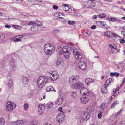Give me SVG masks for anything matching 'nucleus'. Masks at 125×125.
Wrapping results in <instances>:
<instances>
[{
  "label": "nucleus",
  "instance_id": "39448f33",
  "mask_svg": "<svg viewBox=\"0 0 125 125\" xmlns=\"http://www.w3.org/2000/svg\"><path fill=\"white\" fill-rule=\"evenodd\" d=\"M64 113L63 112H62V114L59 113L56 115V119L57 122L61 123L64 121V117L63 115Z\"/></svg>",
  "mask_w": 125,
  "mask_h": 125
},
{
  "label": "nucleus",
  "instance_id": "774afa93",
  "mask_svg": "<svg viewBox=\"0 0 125 125\" xmlns=\"http://www.w3.org/2000/svg\"><path fill=\"white\" fill-rule=\"evenodd\" d=\"M5 27H6L8 28H10L11 27V26L10 25H8V24L5 25Z\"/></svg>",
  "mask_w": 125,
  "mask_h": 125
},
{
  "label": "nucleus",
  "instance_id": "423d86ee",
  "mask_svg": "<svg viewBox=\"0 0 125 125\" xmlns=\"http://www.w3.org/2000/svg\"><path fill=\"white\" fill-rule=\"evenodd\" d=\"M9 66L10 70L11 71H13L16 70L17 66L16 63L12 59L10 61Z\"/></svg>",
  "mask_w": 125,
  "mask_h": 125
},
{
  "label": "nucleus",
  "instance_id": "8fccbe9b",
  "mask_svg": "<svg viewBox=\"0 0 125 125\" xmlns=\"http://www.w3.org/2000/svg\"><path fill=\"white\" fill-rule=\"evenodd\" d=\"M116 20L118 21H120L119 19L116 20L115 18H111L109 19V20L111 21H115Z\"/></svg>",
  "mask_w": 125,
  "mask_h": 125
},
{
  "label": "nucleus",
  "instance_id": "6e6552de",
  "mask_svg": "<svg viewBox=\"0 0 125 125\" xmlns=\"http://www.w3.org/2000/svg\"><path fill=\"white\" fill-rule=\"evenodd\" d=\"M49 73L52 75L53 78L51 77L50 78V80L53 81L57 79L58 77V75L57 72L56 71H52V72H49Z\"/></svg>",
  "mask_w": 125,
  "mask_h": 125
},
{
  "label": "nucleus",
  "instance_id": "f257e3e1",
  "mask_svg": "<svg viewBox=\"0 0 125 125\" xmlns=\"http://www.w3.org/2000/svg\"><path fill=\"white\" fill-rule=\"evenodd\" d=\"M69 84L73 88L75 89L80 88L83 85V84L79 83L78 80L76 79L75 76H73L69 78Z\"/></svg>",
  "mask_w": 125,
  "mask_h": 125
},
{
  "label": "nucleus",
  "instance_id": "a18cd8bd",
  "mask_svg": "<svg viewBox=\"0 0 125 125\" xmlns=\"http://www.w3.org/2000/svg\"><path fill=\"white\" fill-rule=\"evenodd\" d=\"M68 24L69 25H74L75 24V21H69L68 22Z\"/></svg>",
  "mask_w": 125,
  "mask_h": 125
},
{
  "label": "nucleus",
  "instance_id": "c85d7f7f",
  "mask_svg": "<svg viewBox=\"0 0 125 125\" xmlns=\"http://www.w3.org/2000/svg\"><path fill=\"white\" fill-rule=\"evenodd\" d=\"M23 107L25 111H27L28 109L29 106L27 103H26L24 104Z\"/></svg>",
  "mask_w": 125,
  "mask_h": 125
},
{
  "label": "nucleus",
  "instance_id": "0e129e2a",
  "mask_svg": "<svg viewBox=\"0 0 125 125\" xmlns=\"http://www.w3.org/2000/svg\"><path fill=\"white\" fill-rule=\"evenodd\" d=\"M13 26L14 28H15L16 29H18L19 27H20V26H18V25H13Z\"/></svg>",
  "mask_w": 125,
  "mask_h": 125
},
{
  "label": "nucleus",
  "instance_id": "864d4df0",
  "mask_svg": "<svg viewBox=\"0 0 125 125\" xmlns=\"http://www.w3.org/2000/svg\"><path fill=\"white\" fill-rule=\"evenodd\" d=\"M102 21H98L96 22L97 25L98 26H100L101 25Z\"/></svg>",
  "mask_w": 125,
  "mask_h": 125
},
{
  "label": "nucleus",
  "instance_id": "ddd939ff",
  "mask_svg": "<svg viewBox=\"0 0 125 125\" xmlns=\"http://www.w3.org/2000/svg\"><path fill=\"white\" fill-rule=\"evenodd\" d=\"M27 122V120H20L13 122V124L14 125H23L26 124Z\"/></svg>",
  "mask_w": 125,
  "mask_h": 125
},
{
  "label": "nucleus",
  "instance_id": "4be33fe9",
  "mask_svg": "<svg viewBox=\"0 0 125 125\" xmlns=\"http://www.w3.org/2000/svg\"><path fill=\"white\" fill-rule=\"evenodd\" d=\"M107 87L104 85V86L101 89L102 92L104 94H105L107 92Z\"/></svg>",
  "mask_w": 125,
  "mask_h": 125
},
{
  "label": "nucleus",
  "instance_id": "cd10ccee",
  "mask_svg": "<svg viewBox=\"0 0 125 125\" xmlns=\"http://www.w3.org/2000/svg\"><path fill=\"white\" fill-rule=\"evenodd\" d=\"M36 23H37V24L36 25L37 26H42L43 25V22L42 21H39L38 22L37 21H38V20L36 19Z\"/></svg>",
  "mask_w": 125,
  "mask_h": 125
},
{
  "label": "nucleus",
  "instance_id": "f704fd0d",
  "mask_svg": "<svg viewBox=\"0 0 125 125\" xmlns=\"http://www.w3.org/2000/svg\"><path fill=\"white\" fill-rule=\"evenodd\" d=\"M30 122L31 124L32 125H36L37 124V121L34 120H31L30 121Z\"/></svg>",
  "mask_w": 125,
  "mask_h": 125
},
{
  "label": "nucleus",
  "instance_id": "473e14b6",
  "mask_svg": "<svg viewBox=\"0 0 125 125\" xmlns=\"http://www.w3.org/2000/svg\"><path fill=\"white\" fill-rule=\"evenodd\" d=\"M116 89L115 90V89H113V93L114 94V95H116L118 93L119 91L118 90V89H119V88H118Z\"/></svg>",
  "mask_w": 125,
  "mask_h": 125
},
{
  "label": "nucleus",
  "instance_id": "393cba45",
  "mask_svg": "<svg viewBox=\"0 0 125 125\" xmlns=\"http://www.w3.org/2000/svg\"><path fill=\"white\" fill-rule=\"evenodd\" d=\"M62 5L65 7L63 8V10L65 11H67L69 10V8L68 7V5H66L64 4H63Z\"/></svg>",
  "mask_w": 125,
  "mask_h": 125
},
{
  "label": "nucleus",
  "instance_id": "dca6fc26",
  "mask_svg": "<svg viewBox=\"0 0 125 125\" xmlns=\"http://www.w3.org/2000/svg\"><path fill=\"white\" fill-rule=\"evenodd\" d=\"M29 80L28 78L26 77H24L22 79V82L24 85H26L28 84Z\"/></svg>",
  "mask_w": 125,
  "mask_h": 125
},
{
  "label": "nucleus",
  "instance_id": "603ef678",
  "mask_svg": "<svg viewBox=\"0 0 125 125\" xmlns=\"http://www.w3.org/2000/svg\"><path fill=\"white\" fill-rule=\"evenodd\" d=\"M90 33H91V32H90V31H86L85 32V33H86L85 35H86V36H89L90 35Z\"/></svg>",
  "mask_w": 125,
  "mask_h": 125
},
{
  "label": "nucleus",
  "instance_id": "f8f14e48",
  "mask_svg": "<svg viewBox=\"0 0 125 125\" xmlns=\"http://www.w3.org/2000/svg\"><path fill=\"white\" fill-rule=\"evenodd\" d=\"M45 106L42 104H40L38 108V113L40 115L43 113V111L44 110Z\"/></svg>",
  "mask_w": 125,
  "mask_h": 125
},
{
  "label": "nucleus",
  "instance_id": "72a5a7b5",
  "mask_svg": "<svg viewBox=\"0 0 125 125\" xmlns=\"http://www.w3.org/2000/svg\"><path fill=\"white\" fill-rule=\"evenodd\" d=\"M107 106V104L106 103H103L101 106V108L102 110L105 109Z\"/></svg>",
  "mask_w": 125,
  "mask_h": 125
},
{
  "label": "nucleus",
  "instance_id": "f03ea898",
  "mask_svg": "<svg viewBox=\"0 0 125 125\" xmlns=\"http://www.w3.org/2000/svg\"><path fill=\"white\" fill-rule=\"evenodd\" d=\"M47 77L43 76L39 77L37 80V83L39 88H41L45 86L48 83Z\"/></svg>",
  "mask_w": 125,
  "mask_h": 125
},
{
  "label": "nucleus",
  "instance_id": "79ce46f5",
  "mask_svg": "<svg viewBox=\"0 0 125 125\" xmlns=\"http://www.w3.org/2000/svg\"><path fill=\"white\" fill-rule=\"evenodd\" d=\"M4 124V121L3 118H0V125H3Z\"/></svg>",
  "mask_w": 125,
  "mask_h": 125
},
{
  "label": "nucleus",
  "instance_id": "e2e57ef3",
  "mask_svg": "<svg viewBox=\"0 0 125 125\" xmlns=\"http://www.w3.org/2000/svg\"><path fill=\"white\" fill-rule=\"evenodd\" d=\"M53 8L54 9L57 10L58 8V7L56 5H54L53 6Z\"/></svg>",
  "mask_w": 125,
  "mask_h": 125
},
{
  "label": "nucleus",
  "instance_id": "a19ab883",
  "mask_svg": "<svg viewBox=\"0 0 125 125\" xmlns=\"http://www.w3.org/2000/svg\"><path fill=\"white\" fill-rule=\"evenodd\" d=\"M104 36H106L108 37H109L110 36V33L109 32H105L104 34Z\"/></svg>",
  "mask_w": 125,
  "mask_h": 125
},
{
  "label": "nucleus",
  "instance_id": "7ed1b4c3",
  "mask_svg": "<svg viewBox=\"0 0 125 125\" xmlns=\"http://www.w3.org/2000/svg\"><path fill=\"white\" fill-rule=\"evenodd\" d=\"M63 49L64 56L66 59H69L72 52L71 48L69 46H64Z\"/></svg>",
  "mask_w": 125,
  "mask_h": 125
},
{
  "label": "nucleus",
  "instance_id": "a211bd4d",
  "mask_svg": "<svg viewBox=\"0 0 125 125\" xmlns=\"http://www.w3.org/2000/svg\"><path fill=\"white\" fill-rule=\"evenodd\" d=\"M13 81L11 79H9L7 81V84L9 88H11L13 85Z\"/></svg>",
  "mask_w": 125,
  "mask_h": 125
},
{
  "label": "nucleus",
  "instance_id": "aec40b11",
  "mask_svg": "<svg viewBox=\"0 0 125 125\" xmlns=\"http://www.w3.org/2000/svg\"><path fill=\"white\" fill-rule=\"evenodd\" d=\"M93 81V80L92 79L88 78L85 79V82L87 85H88L89 84V83H92Z\"/></svg>",
  "mask_w": 125,
  "mask_h": 125
},
{
  "label": "nucleus",
  "instance_id": "a878e982",
  "mask_svg": "<svg viewBox=\"0 0 125 125\" xmlns=\"http://www.w3.org/2000/svg\"><path fill=\"white\" fill-rule=\"evenodd\" d=\"M112 81V79L111 78H109L106 80L105 82L104 85L106 86V87H107L108 85L110 83V82Z\"/></svg>",
  "mask_w": 125,
  "mask_h": 125
},
{
  "label": "nucleus",
  "instance_id": "b1692460",
  "mask_svg": "<svg viewBox=\"0 0 125 125\" xmlns=\"http://www.w3.org/2000/svg\"><path fill=\"white\" fill-rule=\"evenodd\" d=\"M110 75L111 77H118L119 76V74L117 72H111L110 73Z\"/></svg>",
  "mask_w": 125,
  "mask_h": 125
},
{
  "label": "nucleus",
  "instance_id": "052dcab7",
  "mask_svg": "<svg viewBox=\"0 0 125 125\" xmlns=\"http://www.w3.org/2000/svg\"><path fill=\"white\" fill-rule=\"evenodd\" d=\"M32 96V94L31 92H30L28 95V97H30Z\"/></svg>",
  "mask_w": 125,
  "mask_h": 125
},
{
  "label": "nucleus",
  "instance_id": "7c9ffc66",
  "mask_svg": "<svg viewBox=\"0 0 125 125\" xmlns=\"http://www.w3.org/2000/svg\"><path fill=\"white\" fill-rule=\"evenodd\" d=\"M77 96L76 93L74 91H72L71 92V96L73 98H75Z\"/></svg>",
  "mask_w": 125,
  "mask_h": 125
},
{
  "label": "nucleus",
  "instance_id": "58836bf2",
  "mask_svg": "<svg viewBox=\"0 0 125 125\" xmlns=\"http://www.w3.org/2000/svg\"><path fill=\"white\" fill-rule=\"evenodd\" d=\"M18 36H16L15 37V40H13V42H18L21 41V39L18 37Z\"/></svg>",
  "mask_w": 125,
  "mask_h": 125
},
{
  "label": "nucleus",
  "instance_id": "09e8293b",
  "mask_svg": "<svg viewBox=\"0 0 125 125\" xmlns=\"http://www.w3.org/2000/svg\"><path fill=\"white\" fill-rule=\"evenodd\" d=\"M13 72V71H11L10 70V71L8 73V74L7 75V76L10 77L11 75V73Z\"/></svg>",
  "mask_w": 125,
  "mask_h": 125
},
{
  "label": "nucleus",
  "instance_id": "49530a36",
  "mask_svg": "<svg viewBox=\"0 0 125 125\" xmlns=\"http://www.w3.org/2000/svg\"><path fill=\"white\" fill-rule=\"evenodd\" d=\"M106 16V14H100L99 15V17L101 18H103L105 17Z\"/></svg>",
  "mask_w": 125,
  "mask_h": 125
},
{
  "label": "nucleus",
  "instance_id": "6e6d98bb",
  "mask_svg": "<svg viewBox=\"0 0 125 125\" xmlns=\"http://www.w3.org/2000/svg\"><path fill=\"white\" fill-rule=\"evenodd\" d=\"M98 118L99 119H100L101 117L102 116V115L101 114V113L100 112L98 114Z\"/></svg>",
  "mask_w": 125,
  "mask_h": 125
},
{
  "label": "nucleus",
  "instance_id": "f3484780",
  "mask_svg": "<svg viewBox=\"0 0 125 125\" xmlns=\"http://www.w3.org/2000/svg\"><path fill=\"white\" fill-rule=\"evenodd\" d=\"M81 101L83 103L86 104L88 103L89 99L86 97H83L81 99Z\"/></svg>",
  "mask_w": 125,
  "mask_h": 125
},
{
  "label": "nucleus",
  "instance_id": "5fc2aeb1",
  "mask_svg": "<svg viewBox=\"0 0 125 125\" xmlns=\"http://www.w3.org/2000/svg\"><path fill=\"white\" fill-rule=\"evenodd\" d=\"M125 42V41L124 39H122L120 42V43L121 44H123Z\"/></svg>",
  "mask_w": 125,
  "mask_h": 125
},
{
  "label": "nucleus",
  "instance_id": "2f4dec72",
  "mask_svg": "<svg viewBox=\"0 0 125 125\" xmlns=\"http://www.w3.org/2000/svg\"><path fill=\"white\" fill-rule=\"evenodd\" d=\"M116 89L115 90V89H113V93L114 94V95H116L118 93L119 91L118 90V89H119V88H118Z\"/></svg>",
  "mask_w": 125,
  "mask_h": 125
},
{
  "label": "nucleus",
  "instance_id": "13d9d810",
  "mask_svg": "<svg viewBox=\"0 0 125 125\" xmlns=\"http://www.w3.org/2000/svg\"><path fill=\"white\" fill-rule=\"evenodd\" d=\"M59 31L56 30V29H55L53 31V32L54 33H57L58 32H59Z\"/></svg>",
  "mask_w": 125,
  "mask_h": 125
},
{
  "label": "nucleus",
  "instance_id": "2eb2a0df",
  "mask_svg": "<svg viewBox=\"0 0 125 125\" xmlns=\"http://www.w3.org/2000/svg\"><path fill=\"white\" fill-rule=\"evenodd\" d=\"M96 5V3L95 2H91L89 3L88 2V4L87 5L86 7L87 8H92L95 7Z\"/></svg>",
  "mask_w": 125,
  "mask_h": 125
},
{
  "label": "nucleus",
  "instance_id": "680f3d73",
  "mask_svg": "<svg viewBox=\"0 0 125 125\" xmlns=\"http://www.w3.org/2000/svg\"><path fill=\"white\" fill-rule=\"evenodd\" d=\"M96 28V26L95 25H93L91 27V29H95Z\"/></svg>",
  "mask_w": 125,
  "mask_h": 125
},
{
  "label": "nucleus",
  "instance_id": "0eeeda50",
  "mask_svg": "<svg viewBox=\"0 0 125 125\" xmlns=\"http://www.w3.org/2000/svg\"><path fill=\"white\" fill-rule=\"evenodd\" d=\"M73 52L76 58L78 60H80L82 58V56L80 54L79 52L75 48H73Z\"/></svg>",
  "mask_w": 125,
  "mask_h": 125
},
{
  "label": "nucleus",
  "instance_id": "3c124183",
  "mask_svg": "<svg viewBox=\"0 0 125 125\" xmlns=\"http://www.w3.org/2000/svg\"><path fill=\"white\" fill-rule=\"evenodd\" d=\"M35 27V25L32 26L31 28V31H33L35 32L36 31V30L34 29V28Z\"/></svg>",
  "mask_w": 125,
  "mask_h": 125
},
{
  "label": "nucleus",
  "instance_id": "bb28decb",
  "mask_svg": "<svg viewBox=\"0 0 125 125\" xmlns=\"http://www.w3.org/2000/svg\"><path fill=\"white\" fill-rule=\"evenodd\" d=\"M101 25L103 26V28L106 29H108V27L106 24L105 22L104 21H102Z\"/></svg>",
  "mask_w": 125,
  "mask_h": 125
},
{
  "label": "nucleus",
  "instance_id": "69168bd1",
  "mask_svg": "<svg viewBox=\"0 0 125 125\" xmlns=\"http://www.w3.org/2000/svg\"><path fill=\"white\" fill-rule=\"evenodd\" d=\"M112 34L113 36L115 37H117L118 36L115 33H112Z\"/></svg>",
  "mask_w": 125,
  "mask_h": 125
},
{
  "label": "nucleus",
  "instance_id": "5701e85b",
  "mask_svg": "<svg viewBox=\"0 0 125 125\" xmlns=\"http://www.w3.org/2000/svg\"><path fill=\"white\" fill-rule=\"evenodd\" d=\"M62 59L60 57L59 58L56 62V65L58 66L62 63Z\"/></svg>",
  "mask_w": 125,
  "mask_h": 125
},
{
  "label": "nucleus",
  "instance_id": "6ab92c4d",
  "mask_svg": "<svg viewBox=\"0 0 125 125\" xmlns=\"http://www.w3.org/2000/svg\"><path fill=\"white\" fill-rule=\"evenodd\" d=\"M44 52L45 54L47 55H50L52 54L54 52L52 50H48L47 49V50H44Z\"/></svg>",
  "mask_w": 125,
  "mask_h": 125
},
{
  "label": "nucleus",
  "instance_id": "bf43d9fd",
  "mask_svg": "<svg viewBox=\"0 0 125 125\" xmlns=\"http://www.w3.org/2000/svg\"><path fill=\"white\" fill-rule=\"evenodd\" d=\"M77 120L79 124H80L81 122V118H78L77 119Z\"/></svg>",
  "mask_w": 125,
  "mask_h": 125
},
{
  "label": "nucleus",
  "instance_id": "1a4fd4ad",
  "mask_svg": "<svg viewBox=\"0 0 125 125\" xmlns=\"http://www.w3.org/2000/svg\"><path fill=\"white\" fill-rule=\"evenodd\" d=\"M91 93L86 88L83 87L80 90V93L83 95H89Z\"/></svg>",
  "mask_w": 125,
  "mask_h": 125
},
{
  "label": "nucleus",
  "instance_id": "c03bdc74",
  "mask_svg": "<svg viewBox=\"0 0 125 125\" xmlns=\"http://www.w3.org/2000/svg\"><path fill=\"white\" fill-rule=\"evenodd\" d=\"M49 45L48 44H47L44 45V50H47V49L48 50L50 49H49Z\"/></svg>",
  "mask_w": 125,
  "mask_h": 125
},
{
  "label": "nucleus",
  "instance_id": "9b49d317",
  "mask_svg": "<svg viewBox=\"0 0 125 125\" xmlns=\"http://www.w3.org/2000/svg\"><path fill=\"white\" fill-rule=\"evenodd\" d=\"M79 68L82 70H85L86 67V63L83 61H81L78 63Z\"/></svg>",
  "mask_w": 125,
  "mask_h": 125
},
{
  "label": "nucleus",
  "instance_id": "e433bc0d",
  "mask_svg": "<svg viewBox=\"0 0 125 125\" xmlns=\"http://www.w3.org/2000/svg\"><path fill=\"white\" fill-rule=\"evenodd\" d=\"M63 53V49L62 50H59L57 52V54L59 56H60Z\"/></svg>",
  "mask_w": 125,
  "mask_h": 125
},
{
  "label": "nucleus",
  "instance_id": "412c9836",
  "mask_svg": "<svg viewBox=\"0 0 125 125\" xmlns=\"http://www.w3.org/2000/svg\"><path fill=\"white\" fill-rule=\"evenodd\" d=\"M46 90L47 92L52 91H54V92L56 91L51 86L47 87L46 88Z\"/></svg>",
  "mask_w": 125,
  "mask_h": 125
},
{
  "label": "nucleus",
  "instance_id": "4d7b16f0",
  "mask_svg": "<svg viewBox=\"0 0 125 125\" xmlns=\"http://www.w3.org/2000/svg\"><path fill=\"white\" fill-rule=\"evenodd\" d=\"M122 111V110H120L118 112L117 114L115 116V117L117 118L118 116V115H120V113L121 111Z\"/></svg>",
  "mask_w": 125,
  "mask_h": 125
},
{
  "label": "nucleus",
  "instance_id": "4c0bfd02",
  "mask_svg": "<svg viewBox=\"0 0 125 125\" xmlns=\"http://www.w3.org/2000/svg\"><path fill=\"white\" fill-rule=\"evenodd\" d=\"M119 103L118 101H115L111 105V108L115 106L116 105L118 104Z\"/></svg>",
  "mask_w": 125,
  "mask_h": 125
},
{
  "label": "nucleus",
  "instance_id": "4468645a",
  "mask_svg": "<svg viewBox=\"0 0 125 125\" xmlns=\"http://www.w3.org/2000/svg\"><path fill=\"white\" fill-rule=\"evenodd\" d=\"M63 100V96L62 95H59L58 98L56 101V103L58 105H60L62 103Z\"/></svg>",
  "mask_w": 125,
  "mask_h": 125
},
{
  "label": "nucleus",
  "instance_id": "37998d69",
  "mask_svg": "<svg viewBox=\"0 0 125 125\" xmlns=\"http://www.w3.org/2000/svg\"><path fill=\"white\" fill-rule=\"evenodd\" d=\"M110 47L111 48H112L114 49H116L117 48V47L115 46L114 44L113 45L111 44H109V45Z\"/></svg>",
  "mask_w": 125,
  "mask_h": 125
},
{
  "label": "nucleus",
  "instance_id": "338daca9",
  "mask_svg": "<svg viewBox=\"0 0 125 125\" xmlns=\"http://www.w3.org/2000/svg\"><path fill=\"white\" fill-rule=\"evenodd\" d=\"M54 16L57 17H59V14L58 13H55L54 14Z\"/></svg>",
  "mask_w": 125,
  "mask_h": 125
},
{
  "label": "nucleus",
  "instance_id": "de8ad7c7",
  "mask_svg": "<svg viewBox=\"0 0 125 125\" xmlns=\"http://www.w3.org/2000/svg\"><path fill=\"white\" fill-rule=\"evenodd\" d=\"M36 24V23L35 22L31 21L28 23V25H31L35 24Z\"/></svg>",
  "mask_w": 125,
  "mask_h": 125
},
{
  "label": "nucleus",
  "instance_id": "20e7f679",
  "mask_svg": "<svg viewBox=\"0 0 125 125\" xmlns=\"http://www.w3.org/2000/svg\"><path fill=\"white\" fill-rule=\"evenodd\" d=\"M16 106V104L13 102L8 101L6 104V109L9 111L12 112L15 108Z\"/></svg>",
  "mask_w": 125,
  "mask_h": 125
},
{
  "label": "nucleus",
  "instance_id": "c756f323",
  "mask_svg": "<svg viewBox=\"0 0 125 125\" xmlns=\"http://www.w3.org/2000/svg\"><path fill=\"white\" fill-rule=\"evenodd\" d=\"M49 45V50H52L54 52L55 51V48L54 46L52 44L48 43Z\"/></svg>",
  "mask_w": 125,
  "mask_h": 125
},
{
  "label": "nucleus",
  "instance_id": "ea45409f",
  "mask_svg": "<svg viewBox=\"0 0 125 125\" xmlns=\"http://www.w3.org/2000/svg\"><path fill=\"white\" fill-rule=\"evenodd\" d=\"M53 104L52 103L49 102L46 105L48 108H50L52 106Z\"/></svg>",
  "mask_w": 125,
  "mask_h": 125
},
{
  "label": "nucleus",
  "instance_id": "c9c22d12",
  "mask_svg": "<svg viewBox=\"0 0 125 125\" xmlns=\"http://www.w3.org/2000/svg\"><path fill=\"white\" fill-rule=\"evenodd\" d=\"M87 111L90 112H92L94 111L93 107L91 106H89L87 108Z\"/></svg>",
  "mask_w": 125,
  "mask_h": 125
},
{
  "label": "nucleus",
  "instance_id": "9d476101",
  "mask_svg": "<svg viewBox=\"0 0 125 125\" xmlns=\"http://www.w3.org/2000/svg\"><path fill=\"white\" fill-rule=\"evenodd\" d=\"M82 119L85 120H87L90 117L89 114L88 112H83L82 113Z\"/></svg>",
  "mask_w": 125,
  "mask_h": 125
}]
</instances>
